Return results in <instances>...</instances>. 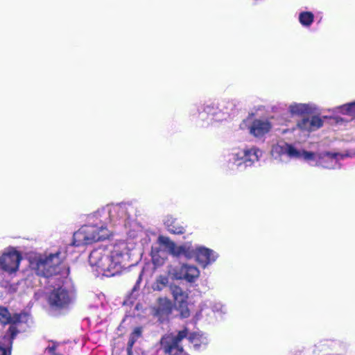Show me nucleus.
Instances as JSON below:
<instances>
[{
	"label": "nucleus",
	"instance_id": "nucleus-25",
	"mask_svg": "<svg viewBox=\"0 0 355 355\" xmlns=\"http://www.w3.org/2000/svg\"><path fill=\"white\" fill-rule=\"evenodd\" d=\"M310 119L306 117L302 118L300 121H299L297 123V126L301 130H306L310 132Z\"/></svg>",
	"mask_w": 355,
	"mask_h": 355
},
{
	"label": "nucleus",
	"instance_id": "nucleus-13",
	"mask_svg": "<svg viewBox=\"0 0 355 355\" xmlns=\"http://www.w3.org/2000/svg\"><path fill=\"white\" fill-rule=\"evenodd\" d=\"M170 289L175 304L188 302L189 295L180 286L171 285Z\"/></svg>",
	"mask_w": 355,
	"mask_h": 355
},
{
	"label": "nucleus",
	"instance_id": "nucleus-1",
	"mask_svg": "<svg viewBox=\"0 0 355 355\" xmlns=\"http://www.w3.org/2000/svg\"><path fill=\"white\" fill-rule=\"evenodd\" d=\"M121 253L109 250L106 248L94 249L89 256V263L96 266L106 277H112L121 272Z\"/></svg>",
	"mask_w": 355,
	"mask_h": 355
},
{
	"label": "nucleus",
	"instance_id": "nucleus-16",
	"mask_svg": "<svg viewBox=\"0 0 355 355\" xmlns=\"http://www.w3.org/2000/svg\"><path fill=\"white\" fill-rule=\"evenodd\" d=\"M289 111L293 115H303L310 112V107L306 104L294 103L289 106Z\"/></svg>",
	"mask_w": 355,
	"mask_h": 355
},
{
	"label": "nucleus",
	"instance_id": "nucleus-17",
	"mask_svg": "<svg viewBox=\"0 0 355 355\" xmlns=\"http://www.w3.org/2000/svg\"><path fill=\"white\" fill-rule=\"evenodd\" d=\"M158 242L160 245L167 248L171 254L174 255L178 245H176L175 243L171 240L169 237L159 236L158 237Z\"/></svg>",
	"mask_w": 355,
	"mask_h": 355
},
{
	"label": "nucleus",
	"instance_id": "nucleus-12",
	"mask_svg": "<svg viewBox=\"0 0 355 355\" xmlns=\"http://www.w3.org/2000/svg\"><path fill=\"white\" fill-rule=\"evenodd\" d=\"M258 153L259 150L256 148L244 150L243 155L241 157L242 162L239 164H244L245 166H251L254 162L258 161Z\"/></svg>",
	"mask_w": 355,
	"mask_h": 355
},
{
	"label": "nucleus",
	"instance_id": "nucleus-28",
	"mask_svg": "<svg viewBox=\"0 0 355 355\" xmlns=\"http://www.w3.org/2000/svg\"><path fill=\"white\" fill-rule=\"evenodd\" d=\"M302 157L306 160H312L315 158V153L313 152L302 150Z\"/></svg>",
	"mask_w": 355,
	"mask_h": 355
},
{
	"label": "nucleus",
	"instance_id": "nucleus-20",
	"mask_svg": "<svg viewBox=\"0 0 355 355\" xmlns=\"http://www.w3.org/2000/svg\"><path fill=\"white\" fill-rule=\"evenodd\" d=\"M314 19V15L311 12H302L299 15V21L300 24L304 26L311 25Z\"/></svg>",
	"mask_w": 355,
	"mask_h": 355
},
{
	"label": "nucleus",
	"instance_id": "nucleus-7",
	"mask_svg": "<svg viewBox=\"0 0 355 355\" xmlns=\"http://www.w3.org/2000/svg\"><path fill=\"white\" fill-rule=\"evenodd\" d=\"M173 304L168 297H159L156 304L153 307V314L157 318L160 322L168 319L172 313Z\"/></svg>",
	"mask_w": 355,
	"mask_h": 355
},
{
	"label": "nucleus",
	"instance_id": "nucleus-24",
	"mask_svg": "<svg viewBox=\"0 0 355 355\" xmlns=\"http://www.w3.org/2000/svg\"><path fill=\"white\" fill-rule=\"evenodd\" d=\"M342 108L343 113L355 117V101L344 105Z\"/></svg>",
	"mask_w": 355,
	"mask_h": 355
},
{
	"label": "nucleus",
	"instance_id": "nucleus-29",
	"mask_svg": "<svg viewBox=\"0 0 355 355\" xmlns=\"http://www.w3.org/2000/svg\"><path fill=\"white\" fill-rule=\"evenodd\" d=\"M198 334H196V333H191L189 335L188 334L187 338H188V340L191 342V343H193L195 340V338L197 337Z\"/></svg>",
	"mask_w": 355,
	"mask_h": 355
},
{
	"label": "nucleus",
	"instance_id": "nucleus-23",
	"mask_svg": "<svg viewBox=\"0 0 355 355\" xmlns=\"http://www.w3.org/2000/svg\"><path fill=\"white\" fill-rule=\"evenodd\" d=\"M323 120L318 116L314 115L310 119V132L316 130L323 126Z\"/></svg>",
	"mask_w": 355,
	"mask_h": 355
},
{
	"label": "nucleus",
	"instance_id": "nucleus-31",
	"mask_svg": "<svg viewBox=\"0 0 355 355\" xmlns=\"http://www.w3.org/2000/svg\"><path fill=\"white\" fill-rule=\"evenodd\" d=\"M141 277H142V272H141L139 275V277H138V279L137 281V285H139L141 280Z\"/></svg>",
	"mask_w": 355,
	"mask_h": 355
},
{
	"label": "nucleus",
	"instance_id": "nucleus-21",
	"mask_svg": "<svg viewBox=\"0 0 355 355\" xmlns=\"http://www.w3.org/2000/svg\"><path fill=\"white\" fill-rule=\"evenodd\" d=\"M176 304V309L179 312L181 318H188L191 315V311L188 307V302L178 303Z\"/></svg>",
	"mask_w": 355,
	"mask_h": 355
},
{
	"label": "nucleus",
	"instance_id": "nucleus-26",
	"mask_svg": "<svg viewBox=\"0 0 355 355\" xmlns=\"http://www.w3.org/2000/svg\"><path fill=\"white\" fill-rule=\"evenodd\" d=\"M286 153L291 157L300 158L302 157V154L300 150L296 149L292 145L288 144L286 148Z\"/></svg>",
	"mask_w": 355,
	"mask_h": 355
},
{
	"label": "nucleus",
	"instance_id": "nucleus-9",
	"mask_svg": "<svg viewBox=\"0 0 355 355\" xmlns=\"http://www.w3.org/2000/svg\"><path fill=\"white\" fill-rule=\"evenodd\" d=\"M199 270L194 266L184 264L180 268L179 273L175 275L176 279H186L189 282H193L198 277Z\"/></svg>",
	"mask_w": 355,
	"mask_h": 355
},
{
	"label": "nucleus",
	"instance_id": "nucleus-3",
	"mask_svg": "<svg viewBox=\"0 0 355 355\" xmlns=\"http://www.w3.org/2000/svg\"><path fill=\"white\" fill-rule=\"evenodd\" d=\"M60 251L50 254L45 257H35L31 261L30 266L38 276L49 278L60 273V265L64 257Z\"/></svg>",
	"mask_w": 355,
	"mask_h": 355
},
{
	"label": "nucleus",
	"instance_id": "nucleus-22",
	"mask_svg": "<svg viewBox=\"0 0 355 355\" xmlns=\"http://www.w3.org/2000/svg\"><path fill=\"white\" fill-rule=\"evenodd\" d=\"M168 283V278L164 275H159L153 285V290L161 291L163 290Z\"/></svg>",
	"mask_w": 355,
	"mask_h": 355
},
{
	"label": "nucleus",
	"instance_id": "nucleus-32",
	"mask_svg": "<svg viewBox=\"0 0 355 355\" xmlns=\"http://www.w3.org/2000/svg\"><path fill=\"white\" fill-rule=\"evenodd\" d=\"M52 355H62V354H57V353H53V354H52Z\"/></svg>",
	"mask_w": 355,
	"mask_h": 355
},
{
	"label": "nucleus",
	"instance_id": "nucleus-11",
	"mask_svg": "<svg viewBox=\"0 0 355 355\" xmlns=\"http://www.w3.org/2000/svg\"><path fill=\"white\" fill-rule=\"evenodd\" d=\"M167 230L173 234H183L185 232L184 227L176 219L168 217L164 222Z\"/></svg>",
	"mask_w": 355,
	"mask_h": 355
},
{
	"label": "nucleus",
	"instance_id": "nucleus-30",
	"mask_svg": "<svg viewBox=\"0 0 355 355\" xmlns=\"http://www.w3.org/2000/svg\"><path fill=\"white\" fill-rule=\"evenodd\" d=\"M55 349H56V346H55V345H53V346L49 347L48 348V351H49V353H51V355H52V354H53V353H55Z\"/></svg>",
	"mask_w": 355,
	"mask_h": 355
},
{
	"label": "nucleus",
	"instance_id": "nucleus-14",
	"mask_svg": "<svg viewBox=\"0 0 355 355\" xmlns=\"http://www.w3.org/2000/svg\"><path fill=\"white\" fill-rule=\"evenodd\" d=\"M143 333V327H135L132 333L130 334L128 345H127V350L129 354L131 353L132 347L137 340L142 336Z\"/></svg>",
	"mask_w": 355,
	"mask_h": 355
},
{
	"label": "nucleus",
	"instance_id": "nucleus-8",
	"mask_svg": "<svg viewBox=\"0 0 355 355\" xmlns=\"http://www.w3.org/2000/svg\"><path fill=\"white\" fill-rule=\"evenodd\" d=\"M272 129V123L268 120L254 119L249 128L250 133L260 138L268 133Z\"/></svg>",
	"mask_w": 355,
	"mask_h": 355
},
{
	"label": "nucleus",
	"instance_id": "nucleus-2",
	"mask_svg": "<svg viewBox=\"0 0 355 355\" xmlns=\"http://www.w3.org/2000/svg\"><path fill=\"white\" fill-rule=\"evenodd\" d=\"M30 318V314L26 311L11 315L8 308L0 306V323L3 326L10 325L3 337L15 340L19 333L24 332L29 326Z\"/></svg>",
	"mask_w": 355,
	"mask_h": 355
},
{
	"label": "nucleus",
	"instance_id": "nucleus-10",
	"mask_svg": "<svg viewBox=\"0 0 355 355\" xmlns=\"http://www.w3.org/2000/svg\"><path fill=\"white\" fill-rule=\"evenodd\" d=\"M212 254L213 251L205 247H198L196 249L194 257L196 261L205 268L214 261Z\"/></svg>",
	"mask_w": 355,
	"mask_h": 355
},
{
	"label": "nucleus",
	"instance_id": "nucleus-27",
	"mask_svg": "<svg viewBox=\"0 0 355 355\" xmlns=\"http://www.w3.org/2000/svg\"><path fill=\"white\" fill-rule=\"evenodd\" d=\"M218 107L216 106L215 103H211L209 105H207L205 107L204 111L207 112L208 114L214 115L217 113V110Z\"/></svg>",
	"mask_w": 355,
	"mask_h": 355
},
{
	"label": "nucleus",
	"instance_id": "nucleus-5",
	"mask_svg": "<svg viewBox=\"0 0 355 355\" xmlns=\"http://www.w3.org/2000/svg\"><path fill=\"white\" fill-rule=\"evenodd\" d=\"M22 256L20 252L11 248L0 257L1 268L10 274L18 270Z\"/></svg>",
	"mask_w": 355,
	"mask_h": 355
},
{
	"label": "nucleus",
	"instance_id": "nucleus-33",
	"mask_svg": "<svg viewBox=\"0 0 355 355\" xmlns=\"http://www.w3.org/2000/svg\"><path fill=\"white\" fill-rule=\"evenodd\" d=\"M137 289V285L135 286V287L133 288V290L135 291Z\"/></svg>",
	"mask_w": 355,
	"mask_h": 355
},
{
	"label": "nucleus",
	"instance_id": "nucleus-15",
	"mask_svg": "<svg viewBox=\"0 0 355 355\" xmlns=\"http://www.w3.org/2000/svg\"><path fill=\"white\" fill-rule=\"evenodd\" d=\"M196 249H193L191 246L186 245H182L177 246L175 252L173 256L180 257L184 256L187 259H191L195 256Z\"/></svg>",
	"mask_w": 355,
	"mask_h": 355
},
{
	"label": "nucleus",
	"instance_id": "nucleus-19",
	"mask_svg": "<svg viewBox=\"0 0 355 355\" xmlns=\"http://www.w3.org/2000/svg\"><path fill=\"white\" fill-rule=\"evenodd\" d=\"M80 234H84L83 239L86 244H91L100 240L98 234L94 233V231L84 230Z\"/></svg>",
	"mask_w": 355,
	"mask_h": 355
},
{
	"label": "nucleus",
	"instance_id": "nucleus-18",
	"mask_svg": "<svg viewBox=\"0 0 355 355\" xmlns=\"http://www.w3.org/2000/svg\"><path fill=\"white\" fill-rule=\"evenodd\" d=\"M3 342H0V355H11L14 340L3 337Z\"/></svg>",
	"mask_w": 355,
	"mask_h": 355
},
{
	"label": "nucleus",
	"instance_id": "nucleus-4",
	"mask_svg": "<svg viewBox=\"0 0 355 355\" xmlns=\"http://www.w3.org/2000/svg\"><path fill=\"white\" fill-rule=\"evenodd\" d=\"M188 335L187 328L179 331L177 335H166L161 338L160 345L166 355H182L184 352L180 345L182 340Z\"/></svg>",
	"mask_w": 355,
	"mask_h": 355
},
{
	"label": "nucleus",
	"instance_id": "nucleus-6",
	"mask_svg": "<svg viewBox=\"0 0 355 355\" xmlns=\"http://www.w3.org/2000/svg\"><path fill=\"white\" fill-rule=\"evenodd\" d=\"M49 304L55 309H63L69 306L71 297L68 290L63 287L54 288L49 295Z\"/></svg>",
	"mask_w": 355,
	"mask_h": 355
}]
</instances>
